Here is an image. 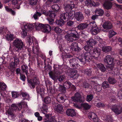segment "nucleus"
Wrapping results in <instances>:
<instances>
[{
    "mask_svg": "<svg viewBox=\"0 0 122 122\" xmlns=\"http://www.w3.org/2000/svg\"><path fill=\"white\" fill-rule=\"evenodd\" d=\"M91 50L90 53L92 56L97 58L101 54V50L98 47H96Z\"/></svg>",
    "mask_w": 122,
    "mask_h": 122,
    "instance_id": "nucleus-8",
    "label": "nucleus"
},
{
    "mask_svg": "<svg viewBox=\"0 0 122 122\" xmlns=\"http://www.w3.org/2000/svg\"><path fill=\"white\" fill-rule=\"evenodd\" d=\"M102 86L104 88H108L109 87L108 83L107 81H105L102 83Z\"/></svg>",
    "mask_w": 122,
    "mask_h": 122,
    "instance_id": "nucleus-55",
    "label": "nucleus"
},
{
    "mask_svg": "<svg viewBox=\"0 0 122 122\" xmlns=\"http://www.w3.org/2000/svg\"><path fill=\"white\" fill-rule=\"evenodd\" d=\"M84 48L86 51L90 52L93 49V47L88 44L84 47Z\"/></svg>",
    "mask_w": 122,
    "mask_h": 122,
    "instance_id": "nucleus-43",
    "label": "nucleus"
},
{
    "mask_svg": "<svg viewBox=\"0 0 122 122\" xmlns=\"http://www.w3.org/2000/svg\"><path fill=\"white\" fill-rule=\"evenodd\" d=\"M12 97L14 98H15L18 97L19 94L17 92H11Z\"/></svg>",
    "mask_w": 122,
    "mask_h": 122,
    "instance_id": "nucleus-57",
    "label": "nucleus"
},
{
    "mask_svg": "<svg viewBox=\"0 0 122 122\" xmlns=\"http://www.w3.org/2000/svg\"><path fill=\"white\" fill-rule=\"evenodd\" d=\"M67 74L70 77H72L75 76V78H77L79 75L77 71L74 69H68L67 71Z\"/></svg>",
    "mask_w": 122,
    "mask_h": 122,
    "instance_id": "nucleus-10",
    "label": "nucleus"
},
{
    "mask_svg": "<svg viewBox=\"0 0 122 122\" xmlns=\"http://www.w3.org/2000/svg\"><path fill=\"white\" fill-rule=\"evenodd\" d=\"M38 0H29V3L30 5H34L36 4Z\"/></svg>",
    "mask_w": 122,
    "mask_h": 122,
    "instance_id": "nucleus-56",
    "label": "nucleus"
},
{
    "mask_svg": "<svg viewBox=\"0 0 122 122\" xmlns=\"http://www.w3.org/2000/svg\"><path fill=\"white\" fill-rule=\"evenodd\" d=\"M56 66V65H55L54 66V72L51 71L49 73L50 77L53 80H55L57 78V74H60V72H58V73L56 71V70L57 68H55Z\"/></svg>",
    "mask_w": 122,
    "mask_h": 122,
    "instance_id": "nucleus-12",
    "label": "nucleus"
},
{
    "mask_svg": "<svg viewBox=\"0 0 122 122\" xmlns=\"http://www.w3.org/2000/svg\"><path fill=\"white\" fill-rule=\"evenodd\" d=\"M70 65L74 68H77L80 65L78 64V60L75 58H72L69 61Z\"/></svg>",
    "mask_w": 122,
    "mask_h": 122,
    "instance_id": "nucleus-17",
    "label": "nucleus"
},
{
    "mask_svg": "<svg viewBox=\"0 0 122 122\" xmlns=\"http://www.w3.org/2000/svg\"><path fill=\"white\" fill-rule=\"evenodd\" d=\"M14 36L13 34L8 32V41H10L13 40Z\"/></svg>",
    "mask_w": 122,
    "mask_h": 122,
    "instance_id": "nucleus-58",
    "label": "nucleus"
},
{
    "mask_svg": "<svg viewBox=\"0 0 122 122\" xmlns=\"http://www.w3.org/2000/svg\"><path fill=\"white\" fill-rule=\"evenodd\" d=\"M88 26L87 23H81L79 24L77 26L78 29L80 30H82L86 28Z\"/></svg>",
    "mask_w": 122,
    "mask_h": 122,
    "instance_id": "nucleus-29",
    "label": "nucleus"
},
{
    "mask_svg": "<svg viewBox=\"0 0 122 122\" xmlns=\"http://www.w3.org/2000/svg\"><path fill=\"white\" fill-rule=\"evenodd\" d=\"M92 84H93L94 85V88L96 91L99 92L100 91L102 90L101 86L99 85V84L97 83H95L93 82H92Z\"/></svg>",
    "mask_w": 122,
    "mask_h": 122,
    "instance_id": "nucleus-25",
    "label": "nucleus"
},
{
    "mask_svg": "<svg viewBox=\"0 0 122 122\" xmlns=\"http://www.w3.org/2000/svg\"><path fill=\"white\" fill-rule=\"evenodd\" d=\"M37 93L39 94L42 97H43L44 94V89L43 88H37Z\"/></svg>",
    "mask_w": 122,
    "mask_h": 122,
    "instance_id": "nucleus-34",
    "label": "nucleus"
},
{
    "mask_svg": "<svg viewBox=\"0 0 122 122\" xmlns=\"http://www.w3.org/2000/svg\"><path fill=\"white\" fill-rule=\"evenodd\" d=\"M33 51V53H36L37 55H39L40 54L39 50V47L38 44V45L36 46V45H33L32 48Z\"/></svg>",
    "mask_w": 122,
    "mask_h": 122,
    "instance_id": "nucleus-28",
    "label": "nucleus"
},
{
    "mask_svg": "<svg viewBox=\"0 0 122 122\" xmlns=\"http://www.w3.org/2000/svg\"><path fill=\"white\" fill-rule=\"evenodd\" d=\"M103 28L106 29H110L112 28V26L110 22L107 21L105 22L103 25Z\"/></svg>",
    "mask_w": 122,
    "mask_h": 122,
    "instance_id": "nucleus-24",
    "label": "nucleus"
},
{
    "mask_svg": "<svg viewBox=\"0 0 122 122\" xmlns=\"http://www.w3.org/2000/svg\"><path fill=\"white\" fill-rule=\"evenodd\" d=\"M117 96L120 99H122V90H119L117 93Z\"/></svg>",
    "mask_w": 122,
    "mask_h": 122,
    "instance_id": "nucleus-63",
    "label": "nucleus"
},
{
    "mask_svg": "<svg viewBox=\"0 0 122 122\" xmlns=\"http://www.w3.org/2000/svg\"><path fill=\"white\" fill-rule=\"evenodd\" d=\"M92 54L90 52H87L85 53L84 58L79 59L80 63L84 65L86 62H90L92 58Z\"/></svg>",
    "mask_w": 122,
    "mask_h": 122,
    "instance_id": "nucleus-6",
    "label": "nucleus"
},
{
    "mask_svg": "<svg viewBox=\"0 0 122 122\" xmlns=\"http://www.w3.org/2000/svg\"><path fill=\"white\" fill-rule=\"evenodd\" d=\"M87 44H88L90 46H91L92 45H93L95 44L96 42L94 40L91 38L87 41Z\"/></svg>",
    "mask_w": 122,
    "mask_h": 122,
    "instance_id": "nucleus-49",
    "label": "nucleus"
},
{
    "mask_svg": "<svg viewBox=\"0 0 122 122\" xmlns=\"http://www.w3.org/2000/svg\"><path fill=\"white\" fill-rule=\"evenodd\" d=\"M76 31L74 30L68 31L65 36L67 40L69 41H72L78 39V35L76 34Z\"/></svg>",
    "mask_w": 122,
    "mask_h": 122,
    "instance_id": "nucleus-4",
    "label": "nucleus"
},
{
    "mask_svg": "<svg viewBox=\"0 0 122 122\" xmlns=\"http://www.w3.org/2000/svg\"><path fill=\"white\" fill-rule=\"evenodd\" d=\"M75 13L74 11H72L68 13V19H73L75 17Z\"/></svg>",
    "mask_w": 122,
    "mask_h": 122,
    "instance_id": "nucleus-36",
    "label": "nucleus"
},
{
    "mask_svg": "<svg viewBox=\"0 0 122 122\" xmlns=\"http://www.w3.org/2000/svg\"><path fill=\"white\" fill-rule=\"evenodd\" d=\"M70 47L73 51H79L80 49L77 43L75 42H73L71 44Z\"/></svg>",
    "mask_w": 122,
    "mask_h": 122,
    "instance_id": "nucleus-21",
    "label": "nucleus"
},
{
    "mask_svg": "<svg viewBox=\"0 0 122 122\" xmlns=\"http://www.w3.org/2000/svg\"><path fill=\"white\" fill-rule=\"evenodd\" d=\"M104 120H105V121L112 122V120L111 118V116H105L104 118Z\"/></svg>",
    "mask_w": 122,
    "mask_h": 122,
    "instance_id": "nucleus-47",
    "label": "nucleus"
},
{
    "mask_svg": "<svg viewBox=\"0 0 122 122\" xmlns=\"http://www.w3.org/2000/svg\"><path fill=\"white\" fill-rule=\"evenodd\" d=\"M72 100L75 102H82L83 100L80 94L77 92L75 94L74 97H71Z\"/></svg>",
    "mask_w": 122,
    "mask_h": 122,
    "instance_id": "nucleus-15",
    "label": "nucleus"
},
{
    "mask_svg": "<svg viewBox=\"0 0 122 122\" xmlns=\"http://www.w3.org/2000/svg\"><path fill=\"white\" fill-rule=\"evenodd\" d=\"M66 114L68 116L73 117L76 115L75 111L73 109H68L66 111Z\"/></svg>",
    "mask_w": 122,
    "mask_h": 122,
    "instance_id": "nucleus-22",
    "label": "nucleus"
},
{
    "mask_svg": "<svg viewBox=\"0 0 122 122\" xmlns=\"http://www.w3.org/2000/svg\"><path fill=\"white\" fill-rule=\"evenodd\" d=\"M97 68H99L101 71L104 72L105 71L106 68L103 64L100 63L97 64Z\"/></svg>",
    "mask_w": 122,
    "mask_h": 122,
    "instance_id": "nucleus-37",
    "label": "nucleus"
},
{
    "mask_svg": "<svg viewBox=\"0 0 122 122\" xmlns=\"http://www.w3.org/2000/svg\"><path fill=\"white\" fill-rule=\"evenodd\" d=\"M54 30L55 32L58 34H60L62 31V30L58 27H55L54 29Z\"/></svg>",
    "mask_w": 122,
    "mask_h": 122,
    "instance_id": "nucleus-54",
    "label": "nucleus"
},
{
    "mask_svg": "<svg viewBox=\"0 0 122 122\" xmlns=\"http://www.w3.org/2000/svg\"><path fill=\"white\" fill-rule=\"evenodd\" d=\"M88 116L90 119L93 121L95 122H98L99 121V118L94 112H89L88 114Z\"/></svg>",
    "mask_w": 122,
    "mask_h": 122,
    "instance_id": "nucleus-14",
    "label": "nucleus"
},
{
    "mask_svg": "<svg viewBox=\"0 0 122 122\" xmlns=\"http://www.w3.org/2000/svg\"><path fill=\"white\" fill-rule=\"evenodd\" d=\"M92 85L91 86L89 85V84L86 82H84L83 84V86L85 88L89 87L91 88L92 87Z\"/></svg>",
    "mask_w": 122,
    "mask_h": 122,
    "instance_id": "nucleus-61",
    "label": "nucleus"
},
{
    "mask_svg": "<svg viewBox=\"0 0 122 122\" xmlns=\"http://www.w3.org/2000/svg\"><path fill=\"white\" fill-rule=\"evenodd\" d=\"M55 110L56 112L59 113H62L64 111L63 107L61 104L57 105L56 107L55 108Z\"/></svg>",
    "mask_w": 122,
    "mask_h": 122,
    "instance_id": "nucleus-19",
    "label": "nucleus"
},
{
    "mask_svg": "<svg viewBox=\"0 0 122 122\" xmlns=\"http://www.w3.org/2000/svg\"><path fill=\"white\" fill-rule=\"evenodd\" d=\"M55 23L57 25L61 26L64 25V22L63 20L60 19L59 20H56Z\"/></svg>",
    "mask_w": 122,
    "mask_h": 122,
    "instance_id": "nucleus-40",
    "label": "nucleus"
},
{
    "mask_svg": "<svg viewBox=\"0 0 122 122\" xmlns=\"http://www.w3.org/2000/svg\"><path fill=\"white\" fill-rule=\"evenodd\" d=\"M41 14L38 12L35 13L33 15V17L35 20L38 19V18L41 16Z\"/></svg>",
    "mask_w": 122,
    "mask_h": 122,
    "instance_id": "nucleus-53",
    "label": "nucleus"
},
{
    "mask_svg": "<svg viewBox=\"0 0 122 122\" xmlns=\"http://www.w3.org/2000/svg\"><path fill=\"white\" fill-rule=\"evenodd\" d=\"M7 88V86L5 84L2 82H0V90L4 91Z\"/></svg>",
    "mask_w": 122,
    "mask_h": 122,
    "instance_id": "nucleus-46",
    "label": "nucleus"
},
{
    "mask_svg": "<svg viewBox=\"0 0 122 122\" xmlns=\"http://www.w3.org/2000/svg\"><path fill=\"white\" fill-rule=\"evenodd\" d=\"M26 107V111L27 113H30L31 110L27 107V105L26 102L23 101L18 104H12L9 109L8 110V117L10 119V117L14 116V112L15 110L20 111L22 109V107Z\"/></svg>",
    "mask_w": 122,
    "mask_h": 122,
    "instance_id": "nucleus-1",
    "label": "nucleus"
},
{
    "mask_svg": "<svg viewBox=\"0 0 122 122\" xmlns=\"http://www.w3.org/2000/svg\"><path fill=\"white\" fill-rule=\"evenodd\" d=\"M82 106L83 108L86 109H88L91 107V106L86 103H84L83 104Z\"/></svg>",
    "mask_w": 122,
    "mask_h": 122,
    "instance_id": "nucleus-62",
    "label": "nucleus"
},
{
    "mask_svg": "<svg viewBox=\"0 0 122 122\" xmlns=\"http://www.w3.org/2000/svg\"><path fill=\"white\" fill-rule=\"evenodd\" d=\"M48 107L46 105H44L42 107L41 110L42 112L44 114H46L48 112Z\"/></svg>",
    "mask_w": 122,
    "mask_h": 122,
    "instance_id": "nucleus-41",
    "label": "nucleus"
},
{
    "mask_svg": "<svg viewBox=\"0 0 122 122\" xmlns=\"http://www.w3.org/2000/svg\"><path fill=\"white\" fill-rule=\"evenodd\" d=\"M27 44L29 45H30L32 43H33V45L35 44L36 46L38 45L37 42L34 37L28 36L27 38Z\"/></svg>",
    "mask_w": 122,
    "mask_h": 122,
    "instance_id": "nucleus-13",
    "label": "nucleus"
},
{
    "mask_svg": "<svg viewBox=\"0 0 122 122\" xmlns=\"http://www.w3.org/2000/svg\"><path fill=\"white\" fill-rule=\"evenodd\" d=\"M64 86L65 87L66 89H68L71 87V86L73 87L74 89H75V87L74 86L71 84L70 82L66 81L64 84Z\"/></svg>",
    "mask_w": 122,
    "mask_h": 122,
    "instance_id": "nucleus-31",
    "label": "nucleus"
},
{
    "mask_svg": "<svg viewBox=\"0 0 122 122\" xmlns=\"http://www.w3.org/2000/svg\"><path fill=\"white\" fill-rule=\"evenodd\" d=\"M62 56L63 58L64 57L67 58H70L72 57V56L69 54H67L65 52H63L62 53Z\"/></svg>",
    "mask_w": 122,
    "mask_h": 122,
    "instance_id": "nucleus-52",
    "label": "nucleus"
},
{
    "mask_svg": "<svg viewBox=\"0 0 122 122\" xmlns=\"http://www.w3.org/2000/svg\"><path fill=\"white\" fill-rule=\"evenodd\" d=\"M92 71L91 68H90L89 69H87L84 70V72L85 73L89 76L91 75Z\"/></svg>",
    "mask_w": 122,
    "mask_h": 122,
    "instance_id": "nucleus-50",
    "label": "nucleus"
},
{
    "mask_svg": "<svg viewBox=\"0 0 122 122\" xmlns=\"http://www.w3.org/2000/svg\"><path fill=\"white\" fill-rule=\"evenodd\" d=\"M116 34V33L113 30H110L109 31V37L110 38H111L113 36Z\"/></svg>",
    "mask_w": 122,
    "mask_h": 122,
    "instance_id": "nucleus-60",
    "label": "nucleus"
},
{
    "mask_svg": "<svg viewBox=\"0 0 122 122\" xmlns=\"http://www.w3.org/2000/svg\"><path fill=\"white\" fill-rule=\"evenodd\" d=\"M86 5L87 6H95L96 5L95 3L91 0H87L85 2Z\"/></svg>",
    "mask_w": 122,
    "mask_h": 122,
    "instance_id": "nucleus-26",
    "label": "nucleus"
},
{
    "mask_svg": "<svg viewBox=\"0 0 122 122\" xmlns=\"http://www.w3.org/2000/svg\"><path fill=\"white\" fill-rule=\"evenodd\" d=\"M21 95L22 97H24L23 99L29 100L30 99L29 96L27 93L23 92L21 93Z\"/></svg>",
    "mask_w": 122,
    "mask_h": 122,
    "instance_id": "nucleus-42",
    "label": "nucleus"
},
{
    "mask_svg": "<svg viewBox=\"0 0 122 122\" xmlns=\"http://www.w3.org/2000/svg\"><path fill=\"white\" fill-rule=\"evenodd\" d=\"M61 19L63 20L68 19V13H66L62 14L61 15Z\"/></svg>",
    "mask_w": 122,
    "mask_h": 122,
    "instance_id": "nucleus-44",
    "label": "nucleus"
},
{
    "mask_svg": "<svg viewBox=\"0 0 122 122\" xmlns=\"http://www.w3.org/2000/svg\"><path fill=\"white\" fill-rule=\"evenodd\" d=\"M67 97L64 94L60 93L57 95V100L60 103H63L66 99Z\"/></svg>",
    "mask_w": 122,
    "mask_h": 122,
    "instance_id": "nucleus-16",
    "label": "nucleus"
},
{
    "mask_svg": "<svg viewBox=\"0 0 122 122\" xmlns=\"http://www.w3.org/2000/svg\"><path fill=\"white\" fill-rule=\"evenodd\" d=\"M21 28L22 30L21 34L23 37L27 35V32L34 28L33 24H31L29 23L25 22L21 23Z\"/></svg>",
    "mask_w": 122,
    "mask_h": 122,
    "instance_id": "nucleus-3",
    "label": "nucleus"
},
{
    "mask_svg": "<svg viewBox=\"0 0 122 122\" xmlns=\"http://www.w3.org/2000/svg\"><path fill=\"white\" fill-rule=\"evenodd\" d=\"M74 7V5L73 4H71L67 5L65 7L66 11H68L73 8Z\"/></svg>",
    "mask_w": 122,
    "mask_h": 122,
    "instance_id": "nucleus-38",
    "label": "nucleus"
},
{
    "mask_svg": "<svg viewBox=\"0 0 122 122\" xmlns=\"http://www.w3.org/2000/svg\"><path fill=\"white\" fill-rule=\"evenodd\" d=\"M51 99L50 97H46L44 100V102L47 104L51 103Z\"/></svg>",
    "mask_w": 122,
    "mask_h": 122,
    "instance_id": "nucleus-48",
    "label": "nucleus"
},
{
    "mask_svg": "<svg viewBox=\"0 0 122 122\" xmlns=\"http://www.w3.org/2000/svg\"><path fill=\"white\" fill-rule=\"evenodd\" d=\"M42 13L46 16L49 15L50 18H54L56 16V14L54 13L52 10L49 11L48 14L46 13V11L45 10L44 11L42 10Z\"/></svg>",
    "mask_w": 122,
    "mask_h": 122,
    "instance_id": "nucleus-20",
    "label": "nucleus"
},
{
    "mask_svg": "<svg viewBox=\"0 0 122 122\" xmlns=\"http://www.w3.org/2000/svg\"><path fill=\"white\" fill-rule=\"evenodd\" d=\"M113 60V58L109 55L106 56L104 59L105 63L109 65L108 67L111 70L113 68L114 66Z\"/></svg>",
    "mask_w": 122,
    "mask_h": 122,
    "instance_id": "nucleus-7",
    "label": "nucleus"
},
{
    "mask_svg": "<svg viewBox=\"0 0 122 122\" xmlns=\"http://www.w3.org/2000/svg\"><path fill=\"white\" fill-rule=\"evenodd\" d=\"M75 18L79 21H81L84 19V16L80 12H76L75 13Z\"/></svg>",
    "mask_w": 122,
    "mask_h": 122,
    "instance_id": "nucleus-18",
    "label": "nucleus"
},
{
    "mask_svg": "<svg viewBox=\"0 0 122 122\" xmlns=\"http://www.w3.org/2000/svg\"><path fill=\"white\" fill-rule=\"evenodd\" d=\"M102 49L103 52L106 53L111 51L112 48L110 46H103L102 48Z\"/></svg>",
    "mask_w": 122,
    "mask_h": 122,
    "instance_id": "nucleus-33",
    "label": "nucleus"
},
{
    "mask_svg": "<svg viewBox=\"0 0 122 122\" xmlns=\"http://www.w3.org/2000/svg\"><path fill=\"white\" fill-rule=\"evenodd\" d=\"M34 27L35 26L36 30H41L44 33H48L51 30V27L48 24L44 25L38 22L33 24Z\"/></svg>",
    "mask_w": 122,
    "mask_h": 122,
    "instance_id": "nucleus-2",
    "label": "nucleus"
},
{
    "mask_svg": "<svg viewBox=\"0 0 122 122\" xmlns=\"http://www.w3.org/2000/svg\"><path fill=\"white\" fill-rule=\"evenodd\" d=\"M51 10L55 12L58 11L59 9V7L58 5L55 4L52 6L51 7Z\"/></svg>",
    "mask_w": 122,
    "mask_h": 122,
    "instance_id": "nucleus-39",
    "label": "nucleus"
},
{
    "mask_svg": "<svg viewBox=\"0 0 122 122\" xmlns=\"http://www.w3.org/2000/svg\"><path fill=\"white\" fill-rule=\"evenodd\" d=\"M95 14L97 16H102L104 13L103 10L100 9H97L95 11Z\"/></svg>",
    "mask_w": 122,
    "mask_h": 122,
    "instance_id": "nucleus-30",
    "label": "nucleus"
},
{
    "mask_svg": "<svg viewBox=\"0 0 122 122\" xmlns=\"http://www.w3.org/2000/svg\"><path fill=\"white\" fill-rule=\"evenodd\" d=\"M110 108L115 114L117 115L120 114L122 112V106L113 105Z\"/></svg>",
    "mask_w": 122,
    "mask_h": 122,
    "instance_id": "nucleus-9",
    "label": "nucleus"
},
{
    "mask_svg": "<svg viewBox=\"0 0 122 122\" xmlns=\"http://www.w3.org/2000/svg\"><path fill=\"white\" fill-rule=\"evenodd\" d=\"M12 5L15 8L18 9H19L20 5V0H12Z\"/></svg>",
    "mask_w": 122,
    "mask_h": 122,
    "instance_id": "nucleus-23",
    "label": "nucleus"
},
{
    "mask_svg": "<svg viewBox=\"0 0 122 122\" xmlns=\"http://www.w3.org/2000/svg\"><path fill=\"white\" fill-rule=\"evenodd\" d=\"M93 98V96L92 95H87L86 98V101L89 102L91 101Z\"/></svg>",
    "mask_w": 122,
    "mask_h": 122,
    "instance_id": "nucleus-59",
    "label": "nucleus"
},
{
    "mask_svg": "<svg viewBox=\"0 0 122 122\" xmlns=\"http://www.w3.org/2000/svg\"><path fill=\"white\" fill-rule=\"evenodd\" d=\"M108 81L109 83L111 84H114L117 82V80L111 77H109L108 79Z\"/></svg>",
    "mask_w": 122,
    "mask_h": 122,
    "instance_id": "nucleus-45",
    "label": "nucleus"
},
{
    "mask_svg": "<svg viewBox=\"0 0 122 122\" xmlns=\"http://www.w3.org/2000/svg\"><path fill=\"white\" fill-rule=\"evenodd\" d=\"M8 12L13 15H14L15 14V12L11 9L8 8Z\"/></svg>",
    "mask_w": 122,
    "mask_h": 122,
    "instance_id": "nucleus-64",
    "label": "nucleus"
},
{
    "mask_svg": "<svg viewBox=\"0 0 122 122\" xmlns=\"http://www.w3.org/2000/svg\"><path fill=\"white\" fill-rule=\"evenodd\" d=\"M13 45L15 47L16 50L17 51L25 48L24 45L20 39H16L13 42Z\"/></svg>",
    "mask_w": 122,
    "mask_h": 122,
    "instance_id": "nucleus-5",
    "label": "nucleus"
},
{
    "mask_svg": "<svg viewBox=\"0 0 122 122\" xmlns=\"http://www.w3.org/2000/svg\"><path fill=\"white\" fill-rule=\"evenodd\" d=\"M46 6H49L52 2H55L54 0H43Z\"/></svg>",
    "mask_w": 122,
    "mask_h": 122,
    "instance_id": "nucleus-51",
    "label": "nucleus"
},
{
    "mask_svg": "<svg viewBox=\"0 0 122 122\" xmlns=\"http://www.w3.org/2000/svg\"><path fill=\"white\" fill-rule=\"evenodd\" d=\"M29 85L33 88L35 87L36 85H39V81L38 78L34 77L30 80L28 81Z\"/></svg>",
    "mask_w": 122,
    "mask_h": 122,
    "instance_id": "nucleus-11",
    "label": "nucleus"
},
{
    "mask_svg": "<svg viewBox=\"0 0 122 122\" xmlns=\"http://www.w3.org/2000/svg\"><path fill=\"white\" fill-rule=\"evenodd\" d=\"M112 3L109 2H105L103 5V6L105 8L107 9L111 8L112 7Z\"/></svg>",
    "mask_w": 122,
    "mask_h": 122,
    "instance_id": "nucleus-35",
    "label": "nucleus"
},
{
    "mask_svg": "<svg viewBox=\"0 0 122 122\" xmlns=\"http://www.w3.org/2000/svg\"><path fill=\"white\" fill-rule=\"evenodd\" d=\"M100 30V29L96 27L95 28H92L91 31L92 34L95 35L99 33Z\"/></svg>",
    "mask_w": 122,
    "mask_h": 122,
    "instance_id": "nucleus-27",
    "label": "nucleus"
},
{
    "mask_svg": "<svg viewBox=\"0 0 122 122\" xmlns=\"http://www.w3.org/2000/svg\"><path fill=\"white\" fill-rule=\"evenodd\" d=\"M21 68L23 72L26 74L27 76L28 74V66L25 65H23L21 66Z\"/></svg>",
    "mask_w": 122,
    "mask_h": 122,
    "instance_id": "nucleus-32",
    "label": "nucleus"
}]
</instances>
